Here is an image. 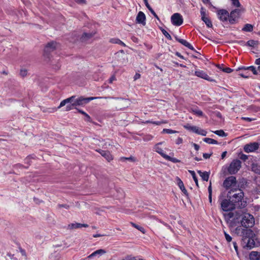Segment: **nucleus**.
I'll use <instances>...</instances> for the list:
<instances>
[{
	"instance_id": "obj_8",
	"label": "nucleus",
	"mask_w": 260,
	"mask_h": 260,
	"mask_svg": "<svg viewBox=\"0 0 260 260\" xmlns=\"http://www.w3.org/2000/svg\"><path fill=\"white\" fill-rule=\"evenodd\" d=\"M237 181L235 177L232 176L226 178L223 183V185L226 189L236 186Z\"/></svg>"
},
{
	"instance_id": "obj_46",
	"label": "nucleus",
	"mask_w": 260,
	"mask_h": 260,
	"mask_svg": "<svg viewBox=\"0 0 260 260\" xmlns=\"http://www.w3.org/2000/svg\"><path fill=\"white\" fill-rule=\"evenodd\" d=\"M27 74V71L26 69H21L20 71V75L21 77H24Z\"/></svg>"
},
{
	"instance_id": "obj_34",
	"label": "nucleus",
	"mask_w": 260,
	"mask_h": 260,
	"mask_svg": "<svg viewBox=\"0 0 260 260\" xmlns=\"http://www.w3.org/2000/svg\"><path fill=\"white\" fill-rule=\"evenodd\" d=\"M216 135L220 136V137H225L226 136V134L224 133L223 130H217L213 132Z\"/></svg>"
},
{
	"instance_id": "obj_26",
	"label": "nucleus",
	"mask_w": 260,
	"mask_h": 260,
	"mask_svg": "<svg viewBox=\"0 0 260 260\" xmlns=\"http://www.w3.org/2000/svg\"><path fill=\"white\" fill-rule=\"evenodd\" d=\"M238 70H248V71H250L251 72H252L254 75H257V71H256L255 68L253 66H250V67H246V68L244 67H241V68H239Z\"/></svg>"
},
{
	"instance_id": "obj_2",
	"label": "nucleus",
	"mask_w": 260,
	"mask_h": 260,
	"mask_svg": "<svg viewBox=\"0 0 260 260\" xmlns=\"http://www.w3.org/2000/svg\"><path fill=\"white\" fill-rule=\"evenodd\" d=\"M234 192V191L233 189L230 190L228 193V198H230L231 202L235 205L236 208H244L247 205V202L243 200V192L239 190V192L232 194Z\"/></svg>"
},
{
	"instance_id": "obj_21",
	"label": "nucleus",
	"mask_w": 260,
	"mask_h": 260,
	"mask_svg": "<svg viewBox=\"0 0 260 260\" xmlns=\"http://www.w3.org/2000/svg\"><path fill=\"white\" fill-rule=\"evenodd\" d=\"M250 260H260V252L257 251H252L249 254Z\"/></svg>"
},
{
	"instance_id": "obj_14",
	"label": "nucleus",
	"mask_w": 260,
	"mask_h": 260,
	"mask_svg": "<svg viewBox=\"0 0 260 260\" xmlns=\"http://www.w3.org/2000/svg\"><path fill=\"white\" fill-rule=\"evenodd\" d=\"M136 21L138 23L145 25L146 24V16L145 14L141 11H140L136 17Z\"/></svg>"
},
{
	"instance_id": "obj_47",
	"label": "nucleus",
	"mask_w": 260,
	"mask_h": 260,
	"mask_svg": "<svg viewBox=\"0 0 260 260\" xmlns=\"http://www.w3.org/2000/svg\"><path fill=\"white\" fill-rule=\"evenodd\" d=\"M256 44V42L254 40H249L247 42L246 45L248 46L254 47Z\"/></svg>"
},
{
	"instance_id": "obj_23",
	"label": "nucleus",
	"mask_w": 260,
	"mask_h": 260,
	"mask_svg": "<svg viewBox=\"0 0 260 260\" xmlns=\"http://www.w3.org/2000/svg\"><path fill=\"white\" fill-rule=\"evenodd\" d=\"M183 127L187 130L189 131H190V132H192L194 133H197V131H198V127L196 126H192V125H190V124H187L186 125H184L183 126Z\"/></svg>"
},
{
	"instance_id": "obj_55",
	"label": "nucleus",
	"mask_w": 260,
	"mask_h": 260,
	"mask_svg": "<svg viewBox=\"0 0 260 260\" xmlns=\"http://www.w3.org/2000/svg\"><path fill=\"white\" fill-rule=\"evenodd\" d=\"M233 246H234V249H235L237 254H238V246H237V244L236 242H234L233 243Z\"/></svg>"
},
{
	"instance_id": "obj_42",
	"label": "nucleus",
	"mask_w": 260,
	"mask_h": 260,
	"mask_svg": "<svg viewBox=\"0 0 260 260\" xmlns=\"http://www.w3.org/2000/svg\"><path fill=\"white\" fill-rule=\"evenodd\" d=\"M232 2V4L233 6L239 8L240 7L241 5L239 1V0H231Z\"/></svg>"
},
{
	"instance_id": "obj_5",
	"label": "nucleus",
	"mask_w": 260,
	"mask_h": 260,
	"mask_svg": "<svg viewBox=\"0 0 260 260\" xmlns=\"http://www.w3.org/2000/svg\"><path fill=\"white\" fill-rule=\"evenodd\" d=\"M241 168V162L238 159H234L228 168V172L232 175L236 174Z\"/></svg>"
},
{
	"instance_id": "obj_10",
	"label": "nucleus",
	"mask_w": 260,
	"mask_h": 260,
	"mask_svg": "<svg viewBox=\"0 0 260 260\" xmlns=\"http://www.w3.org/2000/svg\"><path fill=\"white\" fill-rule=\"evenodd\" d=\"M171 22L174 25L180 26L183 22L182 16L179 13H175L171 16Z\"/></svg>"
},
{
	"instance_id": "obj_62",
	"label": "nucleus",
	"mask_w": 260,
	"mask_h": 260,
	"mask_svg": "<svg viewBox=\"0 0 260 260\" xmlns=\"http://www.w3.org/2000/svg\"><path fill=\"white\" fill-rule=\"evenodd\" d=\"M192 145H193L196 150H197V151L199 150V149L200 148L199 145H198V144H197L196 143H193Z\"/></svg>"
},
{
	"instance_id": "obj_63",
	"label": "nucleus",
	"mask_w": 260,
	"mask_h": 260,
	"mask_svg": "<svg viewBox=\"0 0 260 260\" xmlns=\"http://www.w3.org/2000/svg\"><path fill=\"white\" fill-rule=\"evenodd\" d=\"M176 55L178 57H180V58H181V59H185V58L184 57V56H182V55H181L179 52H177L176 53Z\"/></svg>"
},
{
	"instance_id": "obj_52",
	"label": "nucleus",
	"mask_w": 260,
	"mask_h": 260,
	"mask_svg": "<svg viewBox=\"0 0 260 260\" xmlns=\"http://www.w3.org/2000/svg\"><path fill=\"white\" fill-rule=\"evenodd\" d=\"M119 40L117 38H112L110 40V42L113 44H117Z\"/></svg>"
},
{
	"instance_id": "obj_13",
	"label": "nucleus",
	"mask_w": 260,
	"mask_h": 260,
	"mask_svg": "<svg viewBox=\"0 0 260 260\" xmlns=\"http://www.w3.org/2000/svg\"><path fill=\"white\" fill-rule=\"evenodd\" d=\"M58 44L55 42H51L47 44L44 49L46 53H49L57 48Z\"/></svg>"
},
{
	"instance_id": "obj_28",
	"label": "nucleus",
	"mask_w": 260,
	"mask_h": 260,
	"mask_svg": "<svg viewBox=\"0 0 260 260\" xmlns=\"http://www.w3.org/2000/svg\"><path fill=\"white\" fill-rule=\"evenodd\" d=\"M168 121L167 120H162V121H153L151 120H147L145 122H144V123H152L153 124L156 125H159L161 124L164 123H167Z\"/></svg>"
},
{
	"instance_id": "obj_30",
	"label": "nucleus",
	"mask_w": 260,
	"mask_h": 260,
	"mask_svg": "<svg viewBox=\"0 0 260 260\" xmlns=\"http://www.w3.org/2000/svg\"><path fill=\"white\" fill-rule=\"evenodd\" d=\"M203 141L209 144H218V142L216 140L209 138H205L203 139Z\"/></svg>"
},
{
	"instance_id": "obj_15",
	"label": "nucleus",
	"mask_w": 260,
	"mask_h": 260,
	"mask_svg": "<svg viewBox=\"0 0 260 260\" xmlns=\"http://www.w3.org/2000/svg\"><path fill=\"white\" fill-rule=\"evenodd\" d=\"M162 142H159L155 144L154 146L153 149L154 151L159 154L163 158H165L167 155L165 154L162 150V149L160 147V145H161Z\"/></svg>"
},
{
	"instance_id": "obj_64",
	"label": "nucleus",
	"mask_w": 260,
	"mask_h": 260,
	"mask_svg": "<svg viewBox=\"0 0 260 260\" xmlns=\"http://www.w3.org/2000/svg\"><path fill=\"white\" fill-rule=\"evenodd\" d=\"M255 63L256 64L259 65L260 64V58H258L255 60Z\"/></svg>"
},
{
	"instance_id": "obj_43",
	"label": "nucleus",
	"mask_w": 260,
	"mask_h": 260,
	"mask_svg": "<svg viewBox=\"0 0 260 260\" xmlns=\"http://www.w3.org/2000/svg\"><path fill=\"white\" fill-rule=\"evenodd\" d=\"M120 159L122 161H125V160H131L133 162H135L136 161V158L133 156H131L129 157H122L120 158Z\"/></svg>"
},
{
	"instance_id": "obj_6",
	"label": "nucleus",
	"mask_w": 260,
	"mask_h": 260,
	"mask_svg": "<svg viewBox=\"0 0 260 260\" xmlns=\"http://www.w3.org/2000/svg\"><path fill=\"white\" fill-rule=\"evenodd\" d=\"M242 11L241 9H236L232 10L229 13V22L230 24H234L237 23Z\"/></svg>"
},
{
	"instance_id": "obj_11",
	"label": "nucleus",
	"mask_w": 260,
	"mask_h": 260,
	"mask_svg": "<svg viewBox=\"0 0 260 260\" xmlns=\"http://www.w3.org/2000/svg\"><path fill=\"white\" fill-rule=\"evenodd\" d=\"M217 14L218 19L222 22L229 21V13L224 9H221L217 11Z\"/></svg>"
},
{
	"instance_id": "obj_24",
	"label": "nucleus",
	"mask_w": 260,
	"mask_h": 260,
	"mask_svg": "<svg viewBox=\"0 0 260 260\" xmlns=\"http://www.w3.org/2000/svg\"><path fill=\"white\" fill-rule=\"evenodd\" d=\"M190 112L193 113L194 114L198 116H203V113L200 110L198 107L191 108L190 110Z\"/></svg>"
},
{
	"instance_id": "obj_16",
	"label": "nucleus",
	"mask_w": 260,
	"mask_h": 260,
	"mask_svg": "<svg viewBox=\"0 0 260 260\" xmlns=\"http://www.w3.org/2000/svg\"><path fill=\"white\" fill-rule=\"evenodd\" d=\"M175 39L176 40V41H177L178 42H179L184 46L187 47L188 48L190 49L191 50L195 51L193 47L186 40L179 38L177 37H175Z\"/></svg>"
},
{
	"instance_id": "obj_17",
	"label": "nucleus",
	"mask_w": 260,
	"mask_h": 260,
	"mask_svg": "<svg viewBox=\"0 0 260 260\" xmlns=\"http://www.w3.org/2000/svg\"><path fill=\"white\" fill-rule=\"evenodd\" d=\"M176 180L177 181V184H178V186L179 187L180 189L181 190V191H182L183 194L185 196L188 197V194L187 191L185 189L184 184H183V182L182 181V180L179 177L176 178Z\"/></svg>"
},
{
	"instance_id": "obj_40",
	"label": "nucleus",
	"mask_w": 260,
	"mask_h": 260,
	"mask_svg": "<svg viewBox=\"0 0 260 260\" xmlns=\"http://www.w3.org/2000/svg\"><path fill=\"white\" fill-rule=\"evenodd\" d=\"M69 104L67 105L66 107V111H69L74 109L75 105L73 104V102H70L68 103Z\"/></svg>"
},
{
	"instance_id": "obj_19",
	"label": "nucleus",
	"mask_w": 260,
	"mask_h": 260,
	"mask_svg": "<svg viewBox=\"0 0 260 260\" xmlns=\"http://www.w3.org/2000/svg\"><path fill=\"white\" fill-rule=\"evenodd\" d=\"M106 251L104 249H98L93 252H92L91 254H90L88 257L89 258H91L93 257H100V256L102 255L103 254L106 253Z\"/></svg>"
},
{
	"instance_id": "obj_38",
	"label": "nucleus",
	"mask_w": 260,
	"mask_h": 260,
	"mask_svg": "<svg viewBox=\"0 0 260 260\" xmlns=\"http://www.w3.org/2000/svg\"><path fill=\"white\" fill-rule=\"evenodd\" d=\"M153 137L152 135H146L143 137V141H144L145 142H148V141L152 140L153 139Z\"/></svg>"
},
{
	"instance_id": "obj_44",
	"label": "nucleus",
	"mask_w": 260,
	"mask_h": 260,
	"mask_svg": "<svg viewBox=\"0 0 260 260\" xmlns=\"http://www.w3.org/2000/svg\"><path fill=\"white\" fill-rule=\"evenodd\" d=\"M161 31L164 35L168 39L171 40L172 38L171 35L164 29H161Z\"/></svg>"
},
{
	"instance_id": "obj_39",
	"label": "nucleus",
	"mask_w": 260,
	"mask_h": 260,
	"mask_svg": "<svg viewBox=\"0 0 260 260\" xmlns=\"http://www.w3.org/2000/svg\"><path fill=\"white\" fill-rule=\"evenodd\" d=\"M198 135H200L203 136H205L207 135V132L203 129H200L199 127L198 128V131L197 133Z\"/></svg>"
},
{
	"instance_id": "obj_31",
	"label": "nucleus",
	"mask_w": 260,
	"mask_h": 260,
	"mask_svg": "<svg viewBox=\"0 0 260 260\" xmlns=\"http://www.w3.org/2000/svg\"><path fill=\"white\" fill-rule=\"evenodd\" d=\"M202 20L205 22L207 26L209 28L212 27V23L211 20L209 19L208 17H204L202 19Z\"/></svg>"
},
{
	"instance_id": "obj_56",
	"label": "nucleus",
	"mask_w": 260,
	"mask_h": 260,
	"mask_svg": "<svg viewBox=\"0 0 260 260\" xmlns=\"http://www.w3.org/2000/svg\"><path fill=\"white\" fill-rule=\"evenodd\" d=\"M182 142H183V140L181 138H180V137L178 138V139L176 140V143L178 145L182 143Z\"/></svg>"
},
{
	"instance_id": "obj_53",
	"label": "nucleus",
	"mask_w": 260,
	"mask_h": 260,
	"mask_svg": "<svg viewBox=\"0 0 260 260\" xmlns=\"http://www.w3.org/2000/svg\"><path fill=\"white\" fill-rule=\"evenodd\" d=\"M233 216L234 214L233 213H229L225 216V217L226 219H230L233 217Z\"/></svg>"
},
{
	"instance_id": "obj_59",
	"label": "nucleus",
	"mask_w": 260,
	"mask_h": 260,
	"mask_svg": "<svg viewBox=\"0 0 260 260\" xmlns=\"http://www.w3.org/2000/svg\"><path fill=\"white\" fill-rule=\"evenodd\" d=\"M201 19H202L204 17H206V13L205 11H203V8H202L201 11Z\"/></svg>"
},
{
	"instance_id": "obj_9",
	"label": "nucleus",
	"mask_w": 260,
	"mask_h": 260,
	"mask_svg": "<svg viewBox=\"0 0 260 260\" xmlns=\"http://www.w3.org/2000/svg\"><path fill=\"white\" fill-rule=\"evenodd\" d=\"M259 145L257 142L250 143L246 144L243 148L244 151L246 153L256 151L259 148Z\"/></svg>"
},
{
	"instance_id": "obj_4",
	"label": "nucleus",
	"mask_w": 260,
	"mask_h": 260,
	"mask_svg": "<svg viewBox=\"0 0 260 260\" xmlns=\"http://www.w3.org/2000/svg\"><path fill=\"white\" fill-rule=\"evenodd\" d=\"M254 224V218L252 215L249 213L243 214L241 220V224L245 228L252 227Z\"/></svg>"
},
{
	"instance_id": "obj_35",
	"label": "nucleus",
	"mask_w": 260,
	"mask_h": 260,
	"mask_svg": "<svg viewBox=\"0 0 260 260\" xmlns=\"http://www.w3.org/2000/svg\"><path fill=\"white\" fill-rule=\"evenodd\" d=\"M244 70V72L241 73L239 74V75L244 78H248L250 76V73L247 71L248 70Z\"/></svg>"
},
{
	"instance_id": "obj_1",
	"label": "nucleus",
	"mask_w": 260,
	"mask_h": 260,
	"mask_svg": "<svg viewBox=\"0 0 260 260\" xmlns=\"http://www.w3.org/2000/svg\"><path fill=\"white\" fill-rule=\"evenodd\" d=\"M242 230L241 234L243 237L242 244L244 248L251 249L255 246V234L253 231L249 229H242L240 227L236 228V231L238 234Z\"/></svg>"
},
{
	"instance_id": "obj_7",
	"label": "nucleus",
	"mask_w": 260,
	"mask_h": 260,
	"mask_svg": "<svg viewBox=\"0 0 260 260\" xmlns=\"http://www.w3.org/2000/svg\"><path fill=\"white\" fill-rule=\"evenodd\" d=\"M231 201L230 198H228V199H224L221 202V207L223 211H229L236 208L235 205Z\"/></svg>"
},
{
	"instance_id": "obj_22",
	"label": "nucleus",
	"mask_w": 260,
	"mask_h": 260,
	"mask_svg": "<svg viewBox=\"0 0 260 260\" xmlns=\"http://www.w3.org/2000/svg\"><path fill=\"white\" fill-rule=\"evenodd\" d=\"M198 173L199 174L200 176L201 177L202 179L204 181H207L209 178V174L207 172H202L201 171H198Z\"/></svg>"
},
{
	"instance_id": "obj_58",
	"label": "nucleus",
	"mask_w": 260,
	"mask_h": 260,
	"mask_svg": "<svg viewBox=\"0 0 260 260\" xmlns=\"http://www.w3.org/2000/svg\"><path fill=\"white\" fill-rule=\"evenodd\" d=\"M140 77H141V75H140V74H139V73H136V74L135 75L134 77V80L135 81H136V80H137V79H139V78H140Z\"/></svg>"
},
{
	"instance_id": "obj_36",
	"label": "nucleus",
	"mask_w": 260,
	"mask_h": 260,
	"mask_svg": "<svg viewBox=\"0 0 260 260\" xmlns=\"http://www.w3.org/2000/svg\"><path fill=\"white\" fill-rule=\"evenodd\" d=\"M161 133H167L168 134H172L177 133H178V132L176 131L171 129L164 128L162 130Z\"/></svg>"
},
{
	"instance_id": "obj_3",
	"label": "nucleus",
	"mask_w": 260,
	"mask_h": 260,
	"mask_svg": "<svg viewBox=\"0 0 260 260\" xmlns=\"http://www.w3.org/2000/svg\"><path fill=\"white\" fill-rule=\"evenodd\" d=\"M75 96H72L70 98H67L63 101H62L59 106L58 107V109L60 108L61 107L65 106L67 103H69L70 102H73V104L75 106H80L84 104H86L89 102L90 101L98 99H102L103 97H89L87 98H84L83 97H80L78 99H75Z\"/></svg>"
},
{
	"instance_id": "obj_33",
	"label": "nucleus",
	"mask_w": 260,
	"mask_h": 260,
	"mask_svg": "<svg viewBox=\"0 0 260 260\" xmlns=\"http://www.w3.org/2000/svg\"><path fill=\"white\" fill-rule=\"evenodd\" d=\"M131 224L132 225V226L135 228H136L137 229H138L139 231H140V232H141L143 234H145V230L144 229V228H143L142 226H141L140 225H138L133 222H131Z\"/></svg>"
},
{
	"instance_id": "obj_45",
	"label": "nucleus",
	"mask_w": 260,
	"mask_h": 260,
	"mask_svg": "<svg viewBox=\"0 0 260 260\" xmlns=\"http://www.w3.org/2000/svg\"><path fill=\"white\" fill-rule=\"evenodd\" d=\"M224 232V235L225 236V238L228 242H230L232 241V237L229 235L228 233H226L225 231Z\"/></svg>"
},
{
	"instance_id": "obj_49",
	"label": "nucleus",
	"mask_w": 260,
	"mask_h": 260,
	"mask_svg": "<svg viewBox=\"0 0 260 260\" xmlns=\"http://www.w3.org/2000/svg\"><path fill=\"white\" fill-rule=\"evenodd\" d=\"M222 71L225 72V73H230L231 72H233V69L230 68H223Z\"/></svg>"
},
{
	"instance_id": "obj_48",
	"label": "nucleus",
	"mask_w": 260,
	"mask_h": 260,
	"mask_svg": "<svg viewBox=\"0 0 260 260\" xmlns=\"http://www.w3.org/2000/svg\"><path fill=\"white\" fill-rule=\"evenodd\" d=\"M241 159L245 161L248 159V156L246 154L242 153L240 156Z\"/></svg>"
},
{
	"instance_id": "obj_18",
	"label": "nucleus",
	"mask_w": 260,
	"mask_h": 260,
	"mask_svg": "<svg viewBox=\"0 0 260 260\" xmlns=\"http://www.w3.org/2000/svg\"><path fill=\"white\" fill-rule=\"evenodd\" d=\"M98 152L100 154L104 157L108 161L113 159V157L109 151H105L103 150H99Z\"/></svg>"
},
{
	"instance_id": "obj_27",
	"label": "nucleus",
	"mask_w": 260,
	"mask_h": 260,
	"mask_svg": "<svg viewBox=\"0 0 260 260\" xmlns=\"http://www.w3.org/2000/svg\"><path fill=\"white\" fill-rule=\"evenodd\" d=\"M253 29V26L250 24H246L242 29V30L246 32H251Z\"/></svg>"
},
{
	"instance_id": "obj_20",
	"label": "nucleus",
	"mask_w": 260,
	"mask_h": 260,
	"mask_svg": "<svg viewBox=\"0 0 260 260\" xmlns=\"http://www.w3.org/2000/svg\"><path fill=\"white\" fill-rule=\"evenodd\" d=\"M68 227L70 229H75L81 228H87L88 225L87 224H82L80 223H71L68 225Z\"/></svg>"
},
{
	"instance_id": "obj_51",
	"label": "nucleus",
	"mask_w": 260,
	"mask_h": 260,
	"mask_svg": "<svg viewBox=\"0 0 260 260\" xmlns=\"http://www.w3.org/2000/svg\"><path fill=\"white\" fill-rule=\"evenodd\" d=\"M19 251L21 253V255L24 256H26V254L25 250L23 249L22 248H19Z\"/></svg>"
},
{
	"instance_id": "obj_54",
	"label": "nucleus",
	"mask_w": 260,
	"mask_h": 260,
	"mask_svg": "<svg viewBox=\"0 0 260 260\" xmlns=\"http://www.w3.org/2000/svg\"><path fill=\"white\" fill-rule=\"evenodd\" d=\"M7 255L10 258V259H13V260H17V258H16L15 256H14V254H12L11 253H8L7 254Z\"/></svg>"
},
{
	"instance_id": "obj_37",
	"label": "nucleus",
	"mask_w": 260,
	"mask_h": 260,
	"mask_svg": "<svg viewBox=\"0 0 260 260\" xmlns=\"http://www.w3.org/2000/svg\"><path fill=\"white\" fill-rule=\"evenodd\" d=\"M189 173H190V174L191 175L192 178H193V180L194 181L197 186H198V179H197V177L196 175V173L194 172V171H189Z\"/></svg>"
},
{
	"instance_id": "obj_61",
	"label": "nucleus",
	"mask_w": 260,
	"mask_h": 260,
	"mask_svg": "<svg viewBox=\"0 0 260 260\" xmlns=\"http://www.w3.org/2000/svg\"><path fill=\"white\" fill-rule=\"evenodd\" d=\"M208 190L209 194H212V187H211V183H210V185L208 186Z\"/></svg>"
},
{
	"instance_id": "obj_41",
	"label": "nucleus",
	"mask_w": 260,
	"mask_h": 260,
	"mask_svg": "<svg viewBox=\"0 0 260 260\" xmlns=\"http://www.w3.org/2000/svg\"><path fill=\"white\" fill-rule=\"evenodd\" d=\"M94 34H93V33H86V32H85V33H84L83 34L82 38V39L83 40H84V39H85L86 38H87V39L88 38H90L92 37L93 36Z\"/></svg>"
},
{
	"instance_id": "obj_50",
	"label": "nucleus",
	"mask_w": 260,
	"mask_h": 260,
	"mask_svg": "<svg viewBox=\"0 0 260 260\" xmlns=\"http://www.w3.org/2000/svg\"><path fill=\"white\" fill-rule=\"evenodd\" d=\"M242 119L244 120H246L247 121H248V122H251L252 121H253L255 120V119L254 118H250V117H242L241 118Z\"/></svg>"
},
{
	"instance_id": "obj_57",
	"label": "nucleus",
	"mask_w": 260,
	"mask_h": 260,
	"mask_svg": "<svg viewBox=\"0 0 260 260\" xmlns=\"http://www.w3.org/2000/svg\"><path fill=\"white\" fill-rule=\"evenodd\" d=\"M85 120L87 121H91V118L90 117V116L88 114H86L85 115Z\"/></svg>"
},
{
	"instance_id": "obj_29",
	"label": "nucleus",
	"mask_w": 260,
	"mask_h": 260,
	"mask_svg": "<svg viewBox=\"0 0 260 260\" xmlns=\"http://www.w3.org/2000/svg\"><path fill=\"white\" fill-rule=\"evenodd\" d=\"M251 170L255 173L260 174V166L253 164L251 166Z\"/></svg>"
},
{
	"instance_id": "obj_12",
	"label": "nucleus",
	"mask_w": 260,
	"mask_h": 260,
	"mask_svg": "<svg viewBox=\"0 0 260 260\" xmlns=\"http://www.w3.org/2000/svg\"><path fill=\"white\" fill-rule=\"evenodd\" d=\"M194 75L209 81H214V80L210 78L204 71L197 70L194 72Z\"/></svg>"
},
{
	"instance_id": "obj_32",
	"label": "nucleus",
	"mask_w": 260,
	"mask_h": 260,
	"mask_svg": "<svg viewBox=\"0 0 260 260\" xmlns=\"http://www.w3.org/2000/svg\"><path fill=\"white\" fill-rule=\"evenodd\" d=\"M165 159L172 161L174 163H177L180 162V160L175 157H171L170 156L167 155L165 158Z\"/></svg>"
},
{
	"instance_id": "obj_25",
	"label": "nucleus",
	"mask_w": 260,
	"mask_h": 260,
	"mask_svg": "<svg viewBox=\"0 0 260 260\" xmlns=\"http://www.w3.org/2000/svg\"><path fill=\"white\" fill-rule=\"evenodd\" d=\"M144 1H145V4L146 7L150 11L151 13L154 16V17L155 18H156L157 19L159 20V18H158V16L155 13V12L154 11V10L152 9V8L150 7V6L148 4L147 0H144Z\"/></svg>"
},
{
	"instance_id": "obj_60",
	"label": "nucleus",
	"mask_w": 260,
	"mask_h": 260,
	"mask_svg": "<svg viewBox=\"0 0 260 260\" xmlns=\"http://www.w3.org/2000/svg\"><path fill=\"white\" fill-rule=\"evenodd\" d=\"M203 155L204 158L207 159L211 156V154L209 153H203Z\"/></svg>"
}]
</instances>
